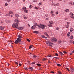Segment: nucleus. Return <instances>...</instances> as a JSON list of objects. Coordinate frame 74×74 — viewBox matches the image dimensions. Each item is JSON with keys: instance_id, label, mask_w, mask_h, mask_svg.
Returning a JSON list of instances; mask_svg holds the SVG:
<instances>
[{"instance_id": "f257e3e1", "label": "nucleus", "mask_w": 74, "mask_h": 74, "mask_svg": "<svg viewBox=\"0 0 74 74\" xmlns=\"http://www.w3.org/2000/svg\"><path fill=\"white\" fill-rule=\"evenodd\" d=\"M37 26H38L39 27H40V25H39L38 24H37V23H36L34 25L31 27V29H33V30H34V29H35V28H36V27Z\"/></svg>"}, {"instance_id": "58836bf2", "label": "nucleus", "mask_w": 74, "mask_h": 74, "mask_svg": "<svg viewBox=\"0 0 74 74\" xmlns=\"http://www.w3.org/2000/svg\"><path fill=\"white\" fill-rule=\"evenodd\" d=\"M63 52V53H66V54L67 53V52H66V51H64Z\"/></svg>"}, {"instance_id": "0eeeda50", "label": "nucleus", "mask_w": 74, "mask_h": 74, "mask_svg": "<svg viewBox=\"0 0 74 74\" xmlns=\"http://www.w3.org/2000/svg\"><path fill=\"white\" fill-rule=\"evenodd\" d=\"M15 63L16 64H17V65H18H18H22V64L19 63L18 62H15Z\"/></svg>"}, {"instance_id": "f3484780", "label": "nucleus", "mask_w": 74, "mask_h": 74, "mask_svg": "<svg viewBox=\"0 0 74 74\" xmlns=\"http://www.w3.org/2000/svg\"><path fill=\"white\" fill-rule=\"evenodd\" d=\"M18 30H22L20 29H22V27H18Z\"/></svg>"}, {"instance_id": "774afa93", "label": "nucleus", "mask_w": 74, "mask_h": 74, "mask_svg": "<svg viewBox=\"0 0 74 74\" xmlns=\"http://www.w3.org/2000/svg\"><path fill=\"white\" fill-rule=\"evenodd\" d=\"M51 73H54V72H53L52 71H51Z\"/></svg>"}, {"instance_id": "a878e982", "label": "nucleus", "mask_w": 74, "mask_h": 74, "mask_svg": "<svg viewBox=\"0 0 74 74\" xmlns=\"http://www.w3.org/2000/svg\"><path fill=\"white\" fill-rule=\"evenodd\" d=\"M41 37H42V38H45V36L43 35H42Z\"/></svg>"}, {"instance_id": "423d86ee", "label": "nucleus", "mask_w": 74, "mask_h": 74, "mask_svg": "<svg viewBox=\"0 0 74 74\" xmlns=\"http://www.w3.org/2000/svg\"><path fill=\"white\" fill-rule=\"evenodd\" d=\"M14 28H15L16 29H18V24H17L16 25H15L13 27Z\"/></svg>"}, {"instance_id": "9d476101", "label": "nucleus", "mask_w": 74, "mask_h": 74, "mask_svg": "<svg viewBox=\"0 0 74 74\" xmlns=\"http://www.w3.org/2000/svg\"><path fill=\"white\" fill-rule=\"evenodd\" d=\"M44 34H45V35H46V36L47 37H49V36L48 35V34H47V32H45L44 33Z\"/></svg>"}, {"instance_id": "c756f323", "label": "nucleus", "mask_w": 74, "mask_h": 74, "mask_svg": "<svg viewBox=\"0 0 74 74\" xmlns=\"http://www.w3.org/2000/svg\"><path fill=\"white\" fill-rule=\"evenodd\" d=\"M24 43H25V42H23V41H21V44L23 45V44H24Z\"/></svg>"}, {"instance_id": "69168bd1", "label": "nucleus", "mask_w": 74, "mask_h": 74, "mask_svg": "<svg viewBox=\"0 0 74 74\" xmlns=\"http://www.w3.org/2000/svg\"><path fill=\"white\" fill-rule=\"evenodd\" d=\"M71 17L72 18H73V16L71 15Z\"/></svg>"}, {"instance_id": "0e129e2a", "label": "nucleus", "mask_w": 74, "mask_h": 74, "mask_svg": "<svg viewBox=\"0 0 74 74\" xmlns=\"http://www.w3.org/2000/svg\"><path fill=\"white\" fill-rule=\"evenodd\" d=\"M41 4H41V3H39V5H41Z\"/></svg>"}, {"instance_id": "052dcab7", "label": "nucleus", "mask_w": 74, "mask_h": 74, "mask_svg": "<svg viewBox=\"0 0 74 74\" xmlns=\"http://www.w3.org/2000/svg\"><path fill=\"white\" fill-rule=\"evenodd\" d=\"M7 1L8 2H10V1H11V0H7Z\"/></svg>"}, {"instance_id": "de8ad7c7", "label": "nucleus", "mask_w": 74, "mask_h": 74, "mask_svg": "<svg viewBox=\"0 0 74 74\" xmlns=\"http://www.w3.org/2000/svg\"><path fill=\"white\" fill-rule=\"evenodd\" d=\"M14 21L15 22L17 23V19H15L14 20Z\"/></svg>"}, {"instance_id": "a18cd8bd", "label": "nucleus", "mask_w": 74, "mask_h": 74, "mask_svg": "<svg viewBox=\"0 0 74 74\" xmlns=\"http://www.w3.org/2000/svg\"><path fill=\"white\" fill-rule=\"evenodd\" d=\"M48 57H50V58H52V56L50 55H49L48 56Z\"/></svg>"}, {"instance_id": "bb28decb", "label": "nucleus", "mask_w": 74, "mask_h": 74, "mask_svg": "<svg viewBox=\"0 0 74 74\" xmlns=\"http://www.w3.org/2000/svg\"><path fill=\"white\" fill-rule=\"evenodd\" d=\"M69 11H70V10L68 9H66L65 10V11H66V12H69Z\"/></svg>"}, {"instance_id": "dca6fc26", "label": "nucleus", "mask_w": 74, "mask_h": 74, "mask_svg": "<svg viewBox=\"0 0 74 74\" xmlns=\"http://www.w3.org/2000/svg\"><path fill=\"white\" fill-rule=\"evenodd\" d=\"M29 63H31V64H34L36 63V62H33L32 63V62H31L30 61H29Z\"/></svg>"}, {"instance_id": "4d7b16f0", "label": "nucleus", "mask_w": 74, "mask_h": 74, "mask_svg": "<svg viewBox=\"0 0 74 74\" xmlns=\"http://www.w3.org/2000/svg\"><path fill=\"white\" fill-rule=\"evenodd\" d=\"M10 42H11V43H12V44H13V43H12V42L11 41V40H10V41H9Z\"/></svg>"}, {"instance_id": "6e6552de", "label": "nucleus", "mask_w": 74, "mask_h": 74, "mask_svg": "<svg viewBox=\"0 0 74 74\" xmlns=\"http://www.w3.org/2000/svg\"><path fill=\"white\" fill-rule=\"evenodd\" d=\"M33 33H35L36 34H38V33H39V32L38 31H34Z\"/></svg>"}, {"instance_id": "3c124183", "label": "nucleus", "mask_w": 74, "mask_h": 74, "mask_svg": "<svg viewBox=\"0 0 74 74\" xmlns=\"http://www.w3.org/2000/svg\"><path fill=\"white\" fill-rule=\"evenodd\" d=\"M58 13H59V12L58 11L56 12V15H58Z\"/></svg>"}, {"instance_id": "c03bdc74", "label": "nucleus", "mask_w": 74, "mask_h": 74, "mask_svg": "<svg viewBox=\"0 0 74 74\" xmlns=\"http://www.w3.org/2000/svg\"><path fill=\"white\" fill-rule=\"evenodd\" d=\"M27 41H28V42H30V40L29 39H27Z\"/></svg>"}, {"instance_id": "2eb2a0df", "label": "nucleus", "mask_w": 74, "mask_h": 74, "mask_svg": "<svg viewBox=\"0 0 74 74\" xmlns=\"http://www.w3.org/2000/svg\"><path fill=\"white\" fill-rule=\"evenodd\" d=\"M23 10L25 12H26V13H27V11H28V10H25L24 9H23Z\"/></svg>"}, {"instance_id": "b1692460", "label": "nucleus", "mask_w": 74, "mask_h": 74, "mask_svg": "<svg viewBox=\"0 0 74 74\" xmlns=\"http://www.w3.org/2000/svg\"><path fill=\"white\" fill-rule=\"evenodd\" d=\"M67 36L68 37H69V36H70V32H68L67 34Z\"/></svg>"}, {"instance_id": "4c0bfd02", "label": "nucleus", "mask_w": 74, "mask_h": 74, "mask_svg": "<svg viewBox=\"0 0 74 74\" xmlns=\"http://www.w3.org/2000/svg\"><path fill=\"white\" fill-rule=\"evenodd\" d=\"M48 26H49V27H52V25H51V24H49L48 25Z\"/></svg>"}, {"instance_id": "8fccbe9b", "label": "nucleus", "mask_w": 74, "mask_h": 74, "mask_svg": "<svg viewBox=\"0 0 74 74\" xmlns=\"http://www.w3.org/2000/svg\"><path fill=\"white\" fill-rule=\"evenodd\" d=\"M48 40H47V42H46V44H49V42H48Z\"/></svg>"}, {"instance_id": "7c9ffc66", "label": "nucleus", "mask_w": 74, "mask_h": 74, "mask_svg": "<svg viewBox=\"0 0 74 74\" xmlns=\"http://www.w3.org/2000/svg\"><path fill=\"white\" fill-rule=\"evenodd\" d=\"M56 30H59V28L58 27H57L56 28Z\"/></svg>"}, {"instance_id": "bf43d9fd", "label": "nucleus", "mask_w": 74, "mask_h": 74, "mask_svg": "<svg viewBox=\"0 0 74 74\" xmlns=\"http://www.w3.org/2000/svg\"><path fill=\"white\" fill-rule=\"evenodd\" d=\"M5 6H7V5H8V4L7 3H5Z\"/></svg>"}, {"instance_id": "7ed1b4c3", "label": "nucleus", "mask_w": 74, "mask_h": 74, "mask_svg": "<svg viewBox=\"0 0 74 74\" xmlns=\"http://www.w3.org/2000/svg\"><path fill=\"white\" fill-rule=\"evenodd\" d=\"M51 41L52 42H56L57 41V39L55 38H53L51 39Z\"/></svg>"}, {"instance_id": "cd10ccee", "label": "nucleus", "mask_w": 74, "mask_h": 74, "mask_svg": "<svg viewBox=\"0 0 74 74\" xmlns=\"http://www.w3.org/2000/svg\"><path fill=\"white\" fill-rule=\"evenodd\" d=\"M61 42H62V41H61V40H58V44H60Z\"/></svg>"}, {"instance_id": "ddd939ff", "label": "nucleus", "mask_w": 74, "mask_h": 74, "mask_svg": "<svg viewBox=\"0 0 74 74\" xmlns=\"http://www.w3.org/2000/svg\"><path fill=\"white\" fill-rule=\"evenodd\" d=\"M18 38H20V39H21V38H22V36H21L20 35H18Z\"/></svg>"}, {"instance_id": "393cba45", "label": "nucleus", "mask_w": 74, "mask_h": 74, "mask_svg": "<svg viewBox=\"0 0 74 74\" xmlns=\"http://www.w3.org/2000/svg\"><path fill=\"white\" fill-rule=\"evenodd\" d=\"M47 58H44L42 60L43 61H44L45 60H47Z\"/></svg>"}, {"instance_id": "a19ab883", "label": "nucleus", "mask_w": 74, "mask_h": 74, "mask_svg": "<svg viewBox=\"0 0 74 74\" xmlns=\"http://www.w3.org/2000/svg\"><path fill=\"white\" fill-rule=\"evenodd\" d=\"M5 22H6V23H7V22H8V23L9 22V23H10V21H9V22L8 21V20H5Z\"/></svg>"}, {"instance_id": "c85d7f7f", "label": "nucleus", "mask_w": 74, "mask_h": 74, "mask_svg": "<svg viewBox=\"0 0 74 74\" xmlns=\"http://www.w3.org/2000/svg\"><path fill=\"white\" fill-rule=\"evenodd\" d=\"M32 47H33V45H31L29 47V49H31L32 48Z\"/></svg>"}, {"instance_id": "79ce46f5", "label": "nucleus", "mask_w": 74, "mask_h": 74, "mask_svg": "<svg viewBox=\"0 0 74 74\" xmlns=\"http://www.w3.org/2000/svg\"><path fill=\"white\" fill-rule=\"evenodd\" d=\"M65 69H66V70H67L68 71H70V70H69L68 68H67V67H66L65 68Z\"/></svg>"}, {"instance_id": "338daca9", "label": "nucleus", "mask_w": 74, "mask_h": 74, "mask_svg": "<svg viewBox=\"0 0 74 74\" xmlns=\"http://www.w3.org/2000/svg\"><path fill=\"white\" fill-rule=\"evenodd\" d=\"M36 65H41V64H40L38 63L36 64Z\"/></svg>"}, {"instance_id": "e2e57ef3", "label": "nucleus", "mask_w": 74, "mask_h": 74, "mask_svg": "<svg viewBox=\"0 0 74 74\" xmlns=\"http://www.w3.org/2000/svg\"><path fill=\"white\" fill-rule=\"evenodd\" d=\"M69 23H70V22H68L67 23V25H69Z\"/></svg>"}, {"instance_id": "f03ea898", "label": "nucleus", "mask_w": 74, "mask_h": 74, "mask_svg": "<svg viewBox=\"0 0 74 74\" xmlns=\"http://www.w3.org/2000/svg\"><path fill=\"white\" fill-rule=\"evenodd\" d=\"M21 42V39L19 38H17V40L14 42L15 44H18Z\"/></svg>"}, {"instance_id": "f8f14e48", "label": "nucleus", "mask_w": 74, "mask_h": 74, "mask_svg": "<svg viewBox=\"0 0 74 74\" xmlns=\"http://www.w3.org/2000/svg\"><path fill=\"white\" fill-rule=\"evenodd\" d=\"M71 70L72 72H74V69L73 68H71Z\"/></svg>"}, {"instance_id": "9b49d317", "label": "nucleus", "mask_w": 74, "mask_h": 74, "mask_svg": "<svg viewBox=\"0 0 74 74\" xmlns=\"http://www.w3.org/2000/svg\"><path fill=\"white\" fill-rule=\"evenodd\" d=\"M17 25V23H14L12 25V27H13L14 26H15V25Z\"/></svg>"}, {"instance_id": "37998d69", "label": "nucleus", "mask_w": 74, "mask_h": 74, "mask_svg": "<svg viewBox=\"0 0 74 74\" xmlns=\"http://www.w3.org/2000/svg\"><path fill=\"white\" fill-rule=\"evenodd\" d=\"M72 2H69V4H70V5H72Z\"/></svg>"}, {"instance_id": "a211bd4d", "label": "nucleus", "mask_w": 74, "mask_h": 74, "mask_svg": "<svg viewBox=\"0 0 74 74\" xmlns=\"http://www.w3.org/2000/svg\"><path fill=\"white\" fill-rule=\"evenodd\" d=\"M70 32H72V31H73V29L72 28H71L70 29Z\"/></svg>"}, {"instance_id": "c9c22d12", "label": "nucleus", "mask_w": 74, "mask_h": 74, "mask_svg": "<svg viewBox=\"0 0 74 74\" xmlns=\"http://www.w3.org/2000/svg\"><path fill=\"white\" fill-rule=\"evenodd\" d=\"M73 42V40H71L69 41V42L70 43H72V42Z\"/></svg>"}, {"instance_id": "f704fd0d", "label": "nucleus", "mask_w": 74, "mask_h": 74, "mask_svg": "<svg viewBox=\"0 0 74 74\" xmlns=\"http://www.w3.org/2000/svg\"><path fill=\"white\" fill-rule=\"evenodd\" d=\"M37 56H36V55H34L33 56V57L34 58H36Z\"/></svg>"}, {"instance_id": "49530a36", "label": "nucleus", "mask_w": 74, "mask_h": 74, "mask_svg": "<svg viewBox=\"0 0 74 74\" xmlns=\"http://www.w3.org/2000/svg\"><path fill=\"white\" fill-rule=\"evenodd\" d=\"M19 21V20L17 19V23H19V22H20Z\"/></svg>"}, {"instance_id": "ea45409f", "label": "nucleus", "mask_w": 74, "mask_h": 74, "mask_svg": "<svg viewBox=\"0 0 74 74\" xmlns=\"http://www.w3.org/2000/svg\"><path fill=\"white\" fill-rule=\"evenodd\" d=\"M23 69H25V70H28V69L26 68H23Z\"/></svg>"}, {"instance_id": "2f4dec72", "label": "nucleus", "mask_w": 74, "mask_h": 74, "mask_svg": "<svg viewBox=\"0 0 74 74\" xmlns=\"http://www.w3.org/2000/svg\"><path fill=\"white\" fill-rule=\"evenodd\" d=\"M58 73L59 74H62V72H61L60 71H58Z\"/></svg>"}, {"instance_id": "680f3d73", "label": "nucleus", "mask_w": 74, "mask_h": 74, "mask_svg": "<svg viewBox=\"0 0 74 74\" xmlns=\"http://www.w3.org/2000/svg\"><path fill=\"white\" fill-rule=\"evenodd\" d=\"M53 5H54V6H55V7H56V4H53Z\"/></svg>"}, {"instance_id": "4be33fe9", "label": "nucleus", "mask_w": 74, "mask_h": 74, "mask_svg": "<svg viewBox=\"0 0 74 74\" xmlns=\"http://www.w3.org/2000/svg\"><path fill=\"white\" fill-rule=\"evenodd\" d=\"M54 58H55V59H59V57H54Z\"/></svg>"}, {"instance_id": "864d4df0", "label": "nucleus", "mask_w": 74, "mask_h": 74, "mask_svg": "<svg viewBox=\"0 0 74 74\" xmlns=\"http://www.w3.org/2000/svg\"><path fill=\"white\" fill-rule=\"evenodd\" d=\"M35 9H36V10H38V8H37V7H36L34 8Z\"/></svg>"}, {"instance_id": "1a4fd4ad", "label": "nucleus", "mask_w": 74, "mask_h": 74, "mask_svg": "<svg viewBox=\"0 0 74 74\" xmlns=\"http://www.w3.org/2000/svg\"><path fill=\"white\" fill-rule=\"evenodd\" d=\"M0 29L1 30H4V27L0 26Z\"/></svg>"}, {"instance_id": "603ef678", "label": "nucleus", "mask_w": 74, "mask_h": 74, "mask_svg": "<svg viewBox=\"0 0 74 74\" xmlns=\"http://www.w3.org/2000/svg\"><path fill=\"white\" fill-rule=\"evenodd\" d=\"M23 9H25V10H26V8L25 7H24L23 8Z\"/></svg>"}, {"instance_id": "5701e85b", "label": "nucleus", "mask_w": 74, "mask_h": 74, "mask_svg": "<svg viewBox=\"0 0 74 74\" xmlns=\"http://www.w3.org/2000/svg\"><path fill=\"white\" fill-rule=\"evenodd\" d=\"M15 16L17 18H18V17H19V15H18V14H15Z\"/></svg>"}, {"instance_id": "473e14b6", "label": "nucleus", "mask_w": 74, "mask_h": 74, "mask_svg": "<svg viewBox=\"0 0 74 74\" xmlns=\"http://www.w3.org/2000/svg\"><path fill=\"white\" fill-rule=\"evenodd\" d=\"M32 7H33V6H32V5H30V6L29 7V8H32Z\"/></svg>"}, {"instance_id": "aec40b11", "label": "nucleus", "mask_w": 74, "mask_h": 74, "mask_svg": "<svg viewBox=\"0 0 74 74\" xmlns=\"http://www.w3.org/2000/svg\"><path fill=\"white\" fill-rule=\"evenodd\" d=\"M69 38H70V39H73V36H70L69 37Z\"/></svg>"}, {"instance_id": "6e6d98bb", "label": "nucleus", "mask_w": 74, "mask_h": 74, "mask_svg": "<svg viewBox=\"0 0 74 74\" xmlns=\"http://www.w3.org/2000/svg\"><path fill=\"white\" fill-rule=\"evenodd\" d=\"M22 27V29H20V30H23V29H24V28H25V27Z\"/></svg>"}, {"instance_id": "412c9836", "label": "nucleus", "mask_w": 74, "mask_h": 74, "mask_svg": "<svg viewBox=\"0 0 74 74\" xmlns=\"http://www.w3.org/2000/svg\"><path fill=\"white\" fill-rule=\"evenodd\" d=\"M4 64L5 65H10V64H9V63L7 62H6Z\"/></svg>"}, {"instance_id": "72a5a7b5", "label": "nucleus", "mask_w": 74, "mask_h": 74, "mask_svg": "<svg viewBox=\"0 0 74 74\" xmlns=\"http://www.w3.org/2000/svg\"><path fill=\"white\" fill-rule=\"evenodd\" d=\"M9 14H12V12L11 11H10L9 12Z\"/></svg>"}, {"instance_id": "13d9d810", "label": "nucleus", "mask_w": 74, "mask_h": 74, "mask_svg": "<svg viewBox=\"0 0 74 74\" xmlns=\"http://www.w3.org/2000/svg\"><path fill=\"white\" fill-rule=\"evenodd\" d=\"M24 18L25 19H27L26 17H24Z\"/></svg>"}, {"instance_id": "09e8293b", "label": "nucleus", "mask_w": 74, "mask_h": 74, "mask_svg": "<svg viewBox=\"0 0 74 74\" xmlns=\"http://www.w3.org/2000/svg\"><path fill=\"white\" fill-rule=\"evenodd\" d=\"M49 23L50 24H52V23H53V22L51 21H49Z\"/></svg>"}, {"instance_id": "6ab92c4d", "label": "nucleus", "mask_w": 74, "mask_h": 74, "mask_svg": "<svg viewBox=\"0 0 74 74\" xmlns=\"http://www.w3.org/2000/svg\"><path fill=\"white\" fill-rule=\"evenodd\" d=\"M59 54H60V55H61V56H62V55H63V53H62V52H59Z\"/></svg>"}, {"instance_id": "5fc2aeb1", "label": "nucleus", "mask_w": 74, "mask_h": 74, "mask_svg": "<svg viewBox=\"0 0 74 74\" xmlns=\"http://www.w3.org/2000/svg\"><path fill=\"white\" fill-rule=\"evenodd\" d=\"M55 55L56 56H58V53H56L55 54Z\"/></svg>"}, {"instance_id": "39448f33", "label": "nucleus", "mask_w": 74, "mask_h": 74, "mask_svg": "<svg viewBox=\"0 0 74 74\" xmlns=\"http://www.w3.org/2000/svg\"><path fill=\"white\" fill-rule=\"evenodd\" d=\"M49 47H53V43H52L51 42L49 43Z\"/></svg>"}, {"instance_id": "20e7f679", "label": "nucleus", "mask_w": 74, "mask_h": 74, "mask_svg": "<svg viewBox=\"0 0 74 74\" xmlns=\"http://www.w3.org/2000/svg\"><path fill=\"white\" fill-rule=\"evenodd\" d=\"M40 27L42 28V29H44L45 28V25L42 24H40Z\"/></svg>"}, {"instance_id": "4468645a", "label": "nucleus", "mask_w": 74, "mask_h": 74, "mask_svg": "<svg viewBox=\"0 0 74 74\" xmlns=\"http://www.w3.org/2000/svg\"><path fill=\"white\" fill-rule=\"evenodd\" d=\"M29 70H32V71H33V68L32 67H29Z\"/></svg>"}, {"instance_id": "e433bc0d", "label": "nucleus", "mask_w": 74, "mask_h": 74, "mask_svg": "<svg viewBox=\"0 0 74 74\" xmlns=\"http://www.w3.org/2000/svg\"><path fill=\"white\" fill-rule=\"evenodd\" d=\"M70 15H71L72 16H73L74 15V14H73V13H70Z\"/></svg>"}]
</instances>
